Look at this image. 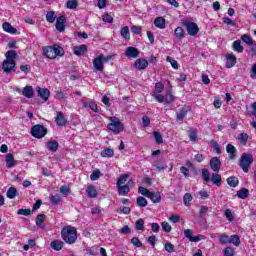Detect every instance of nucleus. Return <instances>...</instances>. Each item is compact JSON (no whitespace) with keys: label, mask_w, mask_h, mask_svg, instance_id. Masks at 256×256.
Masks as SVG:
<instances>
[{"label":"nucleus","mask_w":256,"mask_h":256,"mask_svg":"<svg viewBox=\"0 0 256 256\" xmlns=\"http://www.w3.org/2000/svg\"><path fill=\"white\" fill-rule=\"evenodd\" d=\"M42 55L46 56V59H57V57H63L65 55V49L59 44L44 46L42 47Z\"/></svg>","instance_id":"obj_1"},{"label":"nucleus","mask_w":256,"mask_h":256,"mask_svg":"<svg viewBox=\"0 0 256 256\" xmlns=\"http://www.w3.org/2000/svg\"><path fill=\"white\" fill-rule=\"evenodd\" d=\"M61 237L68 245H73L77 242V228L68 225L62 228Z\"/></svg>","instance_id":"obj_2"},{"label":"nucleus","mask_w":256,"mask_h":256,"mask_svg":"<svg viewBox=\"0 0 256 256\" xmlns=\"http://www.w3.org/2000/svg\"><path fill=\"white\" fill-rule=\"evenodd\" d=\"M253 155L249 154L247 152H244L239 160V167L242 168V171L244 173H249V167H251V165H253Z\"/></svg>","instance_id":"obj_3"},{"label":"nucleus","mask_w":256,"mask_h":256,"mask_svg":"<svg viewBox=\"0 0 256 256\" xmlns=\"http://www.w3.org/2000/svg\"><path fill=\"white\" fill-rule=\"evenodd\" d=\"M182 26L185 27L190 37H197V35H199V26L197 23L192 22L191 20H185L182 22Z\"/></svg>","instance_id":"obj_4"},{"label":"nucleus","mask_w":256,"mask_h":256,"mask_svg":"<svg viewBox=\"0 0 256 256\" xmlns=\"http://www.w3.org/2000/svg\"><path fill=\"white\" fill-rule=\"evenodd\" d=\"M110 121L111 122L107 125V129L112 131V133L119 135V133H121V131L124 129L123 123H121L117 117H110Z\"/></svg>","instance_id":"obj_5"},{"label":"nucleus","mask_w":256,"mask_h":256,"mask_svg":"<svg viewBox=\"0 0 256 256\" xmlns=\"http://www.w3.org/2000/svg\"><path fill=\"white\" fill-rule=\"evenodd\" d=\"M31 135L35 139H43L47 135V129L41 124H36L31 128Z\"/></svg>","instance_id":"obj_6"},{"label":"nucleus","mask_w":256,"mask_h":256,"mask_svg":"<svg viewBox=\"0 0 256 256\" xmlns=\"http://www.w3.org/2000/svg\"><path fill=\"white\" fill-rule=\"evenodd\" d=\"M191 113V106L185 104L178 111H176V121L183 123V119Z\"/></svg>","instance_id":"obj_7"},{"label":"nucleus","mask_w":256,"mask_h":256,"mask_svg":"<svg viewBox=\"0 0 256 256\" xmlns=\"http://www.w3.org/2000/svg\"><path fill=\"white\" fill-rule=\"evenodd\" d=\"M17 63L15 60H4L2 63V69L4 73H13L15 71V66Z\"/></svg>","instance_id":"obj_8"},{"label":"nucleus","mask_w":256,"mask_h":256,"mask_svg":"<svg viewBox=\"0 0 256 256\" xmlns=\"http://www.w3.org/2000/svg\"><path fill=\"white\" fill-rule=\"evenodd\" d=\"M67 24V17L65 15H61L56 19V30L59 31V33L65 32V25Z\"/></svg>","instance_id":"obj_9"},{"label":"nucleus","mask_w":256,"mask_h":256,"mask_svg":"<svg viewBox=\"0 0 256 256\" xmlns=\"http://www.w3.org/2000/svg\"><path fill=\"white\" fill-rule=\"evenodd\" d=\"M226 63L225 67L226 69L233 68L234 65H237V56H235L233 53L226 54Z\"/></svg>","instance_id":"obj_10"},{"label":"nucleus","mask_w":256,"mask_h":256,"mask_svg":"<svg viewBox=\"0 0 256 256\" xmlns=\"http://www.w3.org/2000/svg\"><path fill=\"white\" fill-rule=\"evenodd\" d=\"M134 67L135 69H138V71H143L149 67V61H147L145 58H138L134 62Z\"/></svg>","instance_id":"obj_11"},{"label":"nucleus","mask_w":256,"mask_h":256,"mask_svg":"<svg viewBox=\"0 0 256 256\" xmlns=\"http://www.w3.org/2000/svg\"><path fill=\"white\" fill-rule=\"evenodd\" d=\"M210 169L215 173H219V171H221V160L219 157H212L210 159Z\"/></svg>","instance_id":"obj_12"},{"label":"nucleus","mask_w":256,"mask_h":256,"mask_svg":"<svg viewBox=\"0 0 256 256\" xmlns=\"http://www.w3.org/2000/svg\"><path fill=\"white\" fill-rule=\"evenodd\" d=\"M36 91L38 93V97L43 99V101H49V97H51V91H49V89L37 87Z\"/></svg>","instance_id":"obj_13"},{"label":"nucleus","mask_w":256,"mask_h":256,"mask_svg":"<svg viewBox=\"0 0 256 256\" xmlns=\"http://www.w3.org/2000/svg\"><path fill=\"white\" fill-rule=\"evenodd\" d=\"M103 57L102 56H97L96 58L93 59V67L94 71H103L105 69V64H103Z\"/></svg>","instance_id":"obj_14"},{"label":"nucleus","mask_w":256,"mask_h":256,"mask_svg":"<svg viewBox=\"0 0 256 256\" xmlns=\"http://www.w3.org/2000/svg\"><path fill=\"white\" fill-rule=\"evenodd\" d=\"M126 57H130L131 59H137L139 57V49L133 46H129L126 48Z\"/></svg>","instance_id":"obj_15"},{"label":"nucleus","mask_w":256,"mask_h":256,"mask_svg":"<svg viewBox=\"0 0 256 256\" xmlns=\"http://www.w3.org/2000/svg\"><path fill=\"white\" fill-rule=\"evenodd\" d=\"M55 123L58 127H65V125H67V120L65 119L63 112H57Z\"/></svg>","instance_id":"obj_16"},{"label":"nucleus","mask_w":256,"mask_h":256,"mask_svg":"<svg viewBox=\"0 0 256 256\" xmlns=\"http://www.w3.org/2000/svg\"><path fill=\"white\" fill-rule=\"evenodd\" d=\"M17 166V160H15V157L13 156V154L8 153L6 155V167L8 169H13V167Z\"/></svg>","instance_id":"obj_17"},{"label":"nucleus","mask_w":256,"mask_h":256,"mask_svg":"<svg viewBox=\"0 0 256 256\" xmlns=\"http://www.w3.org/2000/svg\"><path fill=\"white\" fill-rule=\"evenodd\" d=\"M165 103L167 105H171V103H175V96H173V87L170 86L166 92V96L164 97Z\"/></svg>","instance_id":"obj_18"},{"label":"nucleus","mask_w":256,"mask_h":256,"mask_svg":"<svg viewBox=\"0 0 256 256\" xmlns=\"http://www.w3.org/2000/svg\"><path fill=\"white\" fill-rule=\"evenodd\" d=\"M174 37L176 41H183V39H185V30L183 29V27L178 26L177 28H175Z\"/></svg>","instance_id":"obj_19"},{"label":"nucleus","mask_w":256,"mask_h":256,"mask_svg":"<svg viewBox=\"0 0 256 256\" xmlns=\"http://www.w3.org/2000/svg\"><path fill=\"white\" fill-rule=\"evenodd\" d=\"M46 147L52 153H57V151L59 150V142H57V140H50L46 142Z\"/></svg>","instance_id":"obj_20"},{"label":"nucleus","mask_w":256,"mask_h":256,"mask_svg":"<svg viewBox=\"0 0 256 256\" xmlns=\"http://www.w3.org/2000/svg\"><path fill=\"white\" fill-rule=\"evenodd\" d=\"M2 29L5 33H10V35H15L17 33V28L13 27L9 22H4L2 24Z\"/></svg>","instance_id":"obj_21"},{"label":"nucleus","mask_w":256,"mask_h":256,"mask_svg":"<svg viewBox=\"0 0 256 256\" xmlns=\"http://www.w3.org/2000/svg\"><path fill=\"white\" fill-rule=\"evenodd\" d=\"M226 151L229 155L230 160L237 158V148H235V146H233L232 144H227Z\"/></svg>","instance_id":"obj_22"},{"label":"nucleus","mask_w":256,"mask_h":256,"mask_svg":"<svg viewBox=\"0 0 256 256\" xmlns=\"http://www.w3.org/2000/svg\"><path fill=\"white\" fill-rule=\"evenodd\" d=\"M154 25L157 27V29H165L167 27V20L163 17H156L154 20Z\"/></svg>","instance_id":"obj_23"},{"label":"nucleus","mask_w":256,"mask_h":256,"mask_svg":"<svg viewBox=\"0 0 256 256\" xmlns=\"http://www.w3.org/2000/svg\"><path fill=\"white\" fill-rule=\"evenodd\" d=\"M100 156L104 159H111V157H115V150L112 148H105L100 152Z\"/></svg>","instance_id":"obj_24"},{"label":"nucleus","mask_w":256,"mask_h":256,"mask_svg":"<svg viewBox=\"0 0 256 256\" xmlns=\"http://www.w3.org/2000/svg\"><path fill=\"white\" fill-rule=\"evenodd\" d=\"M46 218H47V216H45V214H38L36 216L35 223L39 229H45V219Z\"/></svg>","instance_id":"obj_25"},{"label":"nucleus","mask_w":256,"mask_h":256,"mask_svg":"<svg viewBox=\"0 0 256 256\" xmlns=\"http://www.w3.org/2000/svg\"><path fill=\"white\" fill-rule=\"evenodd\" d=\"M85 53H87V45L82 44L74 47V55H77V57H81L82 55H85Z\"/></svg>","instance_id":"obj_26"},{"label":"nucleus","mask_w":256,"mask_h":256,"mask_svg":"<svg viewBox=\"0 0 256 256\" xmlns=\"http://www.w3.org/2000/svg\"><path fill=\"white\" fill-rule=\"evenodd\" d=\"M237 140L240 145H242L243 147H247V141H249V134L245 132L240 133L238 134Z\"/></svg>","instance_id":"obj_27"},{"label":"nucleus","mask_w":256,"mask_h":256,"mask_svg":"<svg viewBox=\"0 0 256 256\" xmlns=\"http://www.w3.org/2000/svg\"><path fill=\"white\" fill-rule=\"evenodd\" d=\"M148 199L152 201V203H161V192H150V195H148Z\"/></svg>","instance_id":"obj_28"},{"label":"nucleus","mask_w":256,"mask_h":256,"mask_svg":"<svg viewBox=\"0 0 256 256\" xmlns=\"http://www.w3.org/2000/svg\"><path fill=\"white\" fill-rule=\"evenodd\" d=\"M22 95L27 99H31L35 95V90H33L32 86H26L22 90Z\"/></svg>","instance_id":"obj_29"},{"label":"nucleus","mask_w":256,"mask_h":256,"mask_svg":"<svg viewBox=\"0 0 256 256\" xmlns=\"http://www.w3.org/2000/svg\"><path fill=\"white\" fill-rule=\"evenodd\" d=\"M120 35L123 39L129 41L131 39V31L129 30V26L122 27L120 30Z\"/></svg>","instance_id":"obj_30"},{"label":"nucleus","mask_w":256,"mask_h":256,"mask_svg":"<svg viewBox=\"0 0 256 256\" xmlns=\"http://www.w3.org/2000/svg\"><path fill=\"white\" fill-rule=\"evenodd\" d=\"M86 193L90 199H95V197L99 195V191H97V188H95V186H88L86 189Z\"/></svg>","instance_id":"obj_31"},{"label":"nucleus","mask_w":256,"mask_h":256,"mask_svg":"<svg viewBox=\"0 0 256 256\" xmlns=\"http://www.w3.org/2000/svg\"><path fill=\"white\" fill-rule=\"evenodd\" d=\"M6 197L8 199H15V197H19V191L15 187H10L6 192Z\"/></svg>","instance_id":"obj_32"},{"label":"nucleus","mask_w":256,"mask_h":256,"mask_svg":"<svg viewBox=\"0 0 256 256\" xmlns=\"http://www.w3.org/2000/svg\"><path fill=\"white\" fill-rule=\"evenodd\" d=\"M226 181L229 187H232L233 189L239 185V178H237V176H230Z\"/></svg>","instance_id":"obj_33"},{"label":"nucleus","mask_w":256,"mask_h":256,"mask_svg":"<svg viewBox=\"0 0 256 256\" xmlns=\"http://www.w3.org/2000/svg\"><path fill=\"white\" fill-rule=\"evenodd\" d=\"M238 199H247L249 197V189L241 188L236 192Z\"/></svg>","instance_id":"obj_34"},{"label":"nucleus","mask_w":256,"mask_h":256,"mask_svg":"<svg viewBox=\"0 0 256 256\" xmlns=\"http://www.w3.org/2000/svg\"><path fill=\"white\" fill-rule=\"evenodd\" d=\"M7 61H15L19 55L17 54V51L15 50H8L5 54Z\"/></svg>","instance_id":"obj_35"},{"label":"nucleus","mask_w":256,"mask_h":256,"mask_svg":"<svg viewBox=\"0 0 256 256\" xmlns=\"http://www.w3.org/2000/svg\"><path fill=\"white\" fill-rule=\"evenodd\" d=\"M232 47H233V50L236 51L237 53H243V51H244V49H245V48L243 47V45H241V40H235V41L233 42Z\"/></svg>","instance_id":"obj_36"},{"label":"nucleus","mask_w":256,"mask_h":256,"mask_svg":"<svg viewBox=\"0 0 256 256\" xmlns=\"http://www.w3.org/2000/svg\"><path fill=\"white\" fill-rule=\"evenodd\" d=\"M211 181L214 185H216V187H221V176L220 174H217V173H213L212 176H211Z\"/></svg>","instance_id":"obj_37"},{"label":"nucleus","mask_w":256,"mask_h":256,"mask_svg":"<svg viewBox=\"0 0 256 256\" xmlns=\"http://www.w3.org/2000/svg\"><path fill=\"white\" fill-rule=\"evenodd\" d=\"M229 243H232V245H235V247H239L241 245V238H239V235H231L229 238Z\"/></svg>","instance_id":"obj_38"},{"label":"nucleus","mask_w":256,"mask_h":256,"mask_svg":"<svg viewBox=\"0 0 256 256\" xmlns=\"http://www.w3.org/2000/svg\"><path fill=\"white\" fill-rule=\"evenodd\" d=\"M50 247H52L54 251H61V249H63V242L54 240L50 243Z\"/></svg>","instance_id":"obj_39"},{"label":"nucleus","mask_w":256,"mask_h":256,"mask_svg":"<svg viewBox=\"0 0 256 256\" xmlns=\"http://www.w3.org/2000/svg\"><path fill=\"white\" fill-rule=\"evenodd\" d=\"M136 231H145V220L143 218H139L135 223Z\"/></svg>","instance_id":"obj_40"},{"label":"nucleus","mask_w":256,"mask_h":256,"mask_svg":"<svg viewBox=\"0 0 256 256\" xmlns=\"http://www.w3.org/2000/svg\"><path fill=\"white\" fill-rule=\"evenodd\" d=\"M129 191H131V188L127 184L118 186L119 195H127V193H129Z\"/></svg>","instance_id":"obj_41"},{"label":"nucleus","mask_w":256,"mask_h":256,"mask_svg":"<svg viewBox=\"0 0 256 256\" xmlns=\"http://www.w3.org/2000/svg\"><path fill=\"white\" fill-rule=\"evenodd\" d=\"M202 179L206 183H209V181H211V172H209V170L206 168L202 169Z\"/></svg>","instance_id":"obj_42"},{"label":"nucleus","mask_w":256,"mask_h":256,"mask_svg":"<svg viewBox=\"0 0 256 256\" xmlns=\"http://www.w3.org/2000/svg\"><path fill=\"white\" fill-rule=\"evenodd\" d=\"M79 7V2L77 0H68L66 2V9H77Z\"/></svg>","instance_id":"obj_43"},{"label":"nucleus","mask_w":256,"mask_h":256,"mask_svg":"<svg viewBox=\"0 0 256 256\" xmlns=\"http://www.w3.org/2000/svg\"><path fill=\"white\" fill-rule=\"evenodd\" d=\"M148 201L145 197L143 196H139L137 199H136V205L138 207H145L146 205H148Z\"/></svg>","instance_id":"obj_44"},{"label":"nucleus","mask_w":256,"mask_h":256,"mask_svg":"<svg viewBox=\"0 0 256 256\" xmlns=\"http://www.w3.org/2000/svg\"><path fill=\"white\" fill-rule=\"evenodd\" d=\"M55 19H57V16L55 15L54 11L47 12L46 14L47 23H55Z\"/></svg>","instance_id":"obj_45"},{"label":"nucleus","mask_w":256,"mask_h":256,"mask_svg":"<svg viewBox=\"0 0 256 256\" xmlns=\"http://www.w3.org/2000/svg\"><path fill=\"white\" fill-rule=\"evenodd\" d=\"M50 203L51 205H54V207H57V205L61 203V196L59 194L51 196Z\"/></svg>","instance_id":"obj_46"},{"label":"nucleus","mask_w":256,"mask_h":256,"mask_svg":"<svg viewBox=\"0 0 256 256\" xmlns=\"http://www.w3.org/2000/svg\"><path fill=\"white\" fill-rule=\"evenodd\" d=\"M183 201L184 205L189 207V205H191V201H193V195H191V193L184 194Z\"/></svg>","instance_id":"obj_47"},{"label":"nucleus","mask_w":256,"mask_h":256,"mask_svg":"<svg viewBox=\"0 0 256 256\" xmlns=\"http://www.w3.org/2000/svg\"><path fill=\"white\" fill-rule=\"evenodd\" d=\"M153 135H154V139H155L157 145L163 144V135H161V132L154 131Z\"/></svg>","instance_id":"obj_48"},{"label":"nucleus","mask_w":256,"mask_h":256,"mask_svg":"<svg viewBox=\"0 0 256 256\" xmlns=\"http://www.w3.org/2000/svg\"><path fill=\"white\" fill-rule=\"evenodd\" d=\"M127 179H129V174H122L117 180V186L125 185Z\"/></svg>","instance_id":"obj_49"},{"label":"nucleus","mask_w":256,"mask_h":256,"mask_svg":"<svg viewBox=\"0 0 256 256\" xmlns=\"http://www.w3.org/2000/svg\"><path fill=\"white\" fill-rule=\"evenodd\" d=\"M166 61L171 64V67L175 70L179 69V63L171 56H167Z\"/></svg>","instance_id":"obj_50"},{"label":"nucleus","mask_w":256,"mask_h":256,"mask_svg":"<svg viewBox=\"0 0 256 256\" xmlns=\"http://www.w3.org/2000/svg\"><path fill=\"white\" fill-rule=\"evenodd\" d=\"M101 177V170L96 169L94 170L91 175H90V180L91 181H97Z\"/></svg>","instance_id":"obj_51"},{"label":"nucleus","mask_w":256,"mask_h":256,"mask_svg":"<svg viewBox=\"0 0 256 256\" xmlns=\"http://www.w3.org/2000/svg\"><path fill=\"white\" fill-rule=\"evenodd\" d=\"M138 193H140V195H143L144 197H149V195L151 194V190L143 187V186H140L138 188Z\"/></svg>","instance_id":"obj_52"},{"label":"nucleus","mask_w":256,"mask_h":256,"mask_svg":"<svg viewBox=\"0 0 256 256\" xmlns=\"http://www.w3.org/2000/svg\"><path fill=\"white\" fill-rule=\"evenodd\" d=\"M164 249L167 251V253H175V245H173L171 242H166Z\"/></svg>","instance_id":"obj_53"},{"label":"nucleus","mask_w":256,"mask_h":256,"mask_svg":"<svg viewBox=\"0 0 256 256\" xmlns=\"http://www.w3.org/2000/svg\"><path fill=\"white\" fill-rule=\"evenodd\" d=\"M223 255L224 256H235V249H233L232 247L227 246L223 250Z\"/></svg>","instance_id":"obj_54"},{"label":"nucleus","mask_w":256,"mask_h":256,"mask_svg":"<svg viewBox=\"0 0 256 256\" xmlns=\"http://www.w3.org/2000/svg\"><path fill=\"white\" fill-rule=\"evenodd\" d=\"M241 41H243V43H246V45H253V40L248 34H243L241 36Z\"/></svg>","instance_id":"obj_55"},{"label":"nucleus","mask_w":256,"mask_h":256,"mask_svg":"<svg viewBox=\"0 0 256 256\" xmlns=\"http://www.w3.org/2000/svg\"><path fill=\"white\" fill-rule=\"evenodd\" d=\"M130 243L134 246V247H143V242H141V240H139V238L137 237H133L130 240Z\"/></svg>","instance_id":"obj_56"},{"label":"nucleus","mask_w":256,"mask_h":256,"mask_svg":"<svg viewBox=\"0 0 256 256\" xmlns=\"http://www.w3.org/2000/svg\"><path fill=\"white\" fill-rule=\"evenodd\" d=\"M17 215H23V217H29L31 215V209H18Z\"/></svg>","instance_id":"obj_57"},{"label":"nucleus","mask_w":256,"mask_h":256,"mask_svg":"<svg viewBox=\"0 0 256 256\" xmlns=\"http://www.w3.org/2000/svg\"><path fill=\"white\" fill-rule=\"evenodd\" d=\"M224 215L226 219H228L230 222L235 221V216H233V212H231V209H226Z\"/></svg>","instance_id":"obj_58"},{"label":"nucleus","mask_w":256,"mask_h":256,"mask_svg":"<svg viewBox=\"0 0 256 256\" xmlns=\"http://www.w3.org/2000/svg\"><path fill=\"white\" fill-rule=\"evenodd\" d=\"M219 241L221 245H227V243H229V236L227 234H221L219 236Z\"/></svg>","instance_id":"obj_59"},{"label":"nucleus","mask_w":256,"mask_h":256,"mask_svg":"<svg viewBox=\"0 0 256 256\" xmlns=\"http://www.w3.org/2000/svg\"><path fill=\"white\" fill-rule=\"evenodd\" d=\"M118 213H123V215H131V208L127 206H120Z\"/></svg>","instance_id":"obj_60"},{"label":"nucleus","mask_w":256,"mask_h":256,"mask_svg":"<svg viewBox=\"0 0 256 256\" xmlns=\"http://www.w3.org/2000/svg\"><path fill=\"white\" fill-rule=\"evenodd\" d=\"M152 97H154L158 103H164L165 101V96H163L161 93H154L152 94Z\"/></svg>","instance_id":"obj_61"},{"label":"nucleus","mask_w":256,"mask_h":256,"mask_svg":"<svg viewBox=\"0 0 256 256\" xmlns=\"http://www.w3.org/2000/svg\"><path fill=\"white\" fill-rule=\"evenodd\" d=\"M210 143H211L214 151H216V153L218 155H221V147H219V143H217V141H215V140H211Z\"/></svg>","instance_id":"obj_62"},{"label":"nucleus","mask_w":256,"mask_h":256,"mask_svg":"<svg viewBox=\"0 0 256 256\" xmlns=\"http://www.w3.org/2000/svg\"><path fill=\"white\" fill-rule=\"evenodd\" d=\"M164 89H165V85H163L161 82H158L155 84L154 93H163Z\"/></svg>","instance_id":"obj_63"},{"label":"nucleus","mask_w":256,"mask_h":256,"mask_svg":"<svg viewBox=\"0 0 256 256\" xmlns=\"http://www.w3.org/2000/svg\"><path fill=\"white\" fill-rule=\"evenodd\" d=\"M162 229L163 231H165V233H171L172 231V227H171V224H169V222H162Z\"/></svg>","instance_id":"obj_64"}]
</instances>
